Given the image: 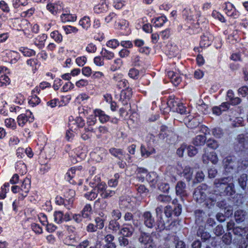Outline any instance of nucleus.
<instances>
[{
    "label": "nucleus",
    "mask_w": 248,
    "mask_h": 248,
    "mask_svg": "<svg viewBox=\"0 0 248 248\" xmlns=\"http://www.w3.org/2000/svg\"><path fill=\"white\" fill-rule=\"evenodd\" d=\"M97 195L98 193L96 192V188H93L91 191L85 194L84 196L88 200L92 201L96 199Z\"/></svg>",
    "instance_id": "nucleus-37"
},
{
    "label": "nucleus",
    "mask_w": 248,
    "mask_h": 248,
    "mask_svg": "<svg viewBox=\"0 0 248 248\" xmlns=\"http://www.w3.org/2000/svg\"><path fill=\"white\" fill-rule=\"evenodd\" d=\"M238 93L243 97H245L248 94V87L247 86H243L238 90Z\"/></svg>",
    "instance_id": "nucleus-64"
},
{
    "label": "nucleus",
    "mask_w": 248,
    "mask_h": 248,
    "mask_svg": "<svg viewBox=\"0 0 248 248\" xmlns=\"http://www.w3.org/2000/svg\"><path fill=\"white\" fill-rule=\"evenodd\" d=\"M154 20V24L155 27H160L163 25V24L167 21V18L165 16H161L156 17L153 19Z\"/></svg>",
    "instance_id": "nucleus-36"
},
{
    "label": "nucleus",
    "mask_w": 248,
    "mask_h": 248,
    "mask_svg": "<svg viewBox=\"0 0 248 248\" xmlns=\"http://www.w3.org/2000/svg\"><path fill=\"white\" fill-rule=\"evenodd\" d=\"M174 112H176L181 115H187L189 112V110L181 103L177 108V110H175Z\"/></svg>",
    "instance_id": "nucleus-41"
},
{
    "label": "nucleus",
    "mask_w": 248,
    "mask_h": 248,
    "mask_svg": "<svg viewBox=\"0 0 248 248\" xmlns=\"http://www.w3.org/2000/svg\"><path fill=\"white\" fill-rule=\"evenodd\" d=\"M206 187V185L203 184L197 187L194 192L193 198L200 203L204 202V204L210 208L215 204L218 196L217 194H209L207 197Z\"/></svg>",
    "instance_id": "nucleus-2"
},
{
    "label": "nucleus",
    "mask_w": 248,
    "mask_h": 248,
    "mask_svg": "<svg viewBox=\"0 0 248 248\" xmlns=\"http://www.w3.org/2000/svg\"><path fill=\"white\" fill-rule=\"evenodd\" d=\"M114 238L113 235L109 234L107 235L105 237V241L108 243V247L109 248H115V245L114 243L112 242Z\"/></svg>",
    "instance_id": "nucleus-38"
},
{
    "label": "nucleus",
    "mask_w": 248,
    "mask_h": 248,
    "mask_svg": "<svg viewBox=\"0 0 248 248\" xmlns=\"http://www.w3.org/2000/svg\"><path fill=\"white\" fill-rule=\"evenodd\" d=\"M214 36L209 32H206L201 36L200 45L201 47H207L211 45L214 40Z\"/></svg>",
    "instance_id": "nucleus-7"
},
{
    "label": "nucleus",
    "mask_w": 248,
    "mask_h": 248,
    "mask_svg": "<svg viewBox=\"0 0 248 248\" xmlns=\"http://www.w3.org/2000/svg\"><path fill=\"white\" fill-rule=\"evenodd\" d=\"M120 178L119 173L115 174L114 178L108 181V185L110 187H115L118 184V179Z\"/></svg>",
    "instance_id": "nucleus-45"
},
{
    "label": "nucleus",
    "mask_w": 248,
    "mask_h": 248,
    "mask_svg": "<svg viewBox=\"0 0 248 248\" xmlns=\"http://www.w3.org/2000/svg\"><path fill=\"white\" fill-rule=\"evenodd\" d=\"M76 171V170L75 168H71L70 170H68L65 175V179L71 184H74L76 183V182L73 180V178L74 177Z\"/></svg>",
    "instance_id": "nucleus-28"
},
{
    "label": "nucleus",
    "mask_w": 248,
    "mask_h": 248,
    "mask_svg": "<svg viewBox=\"0 0 248 248\" xmlns=\"http://www.w3.org/2000/svg\"><path fill=\"white\" fill-rule=\"evenodd\" d=\"M33 120L34 117L29 110H26L25 113L20 114L17 118L18 124L21 127L24 126L28 122L31 123Z\"/></svg>",
    "instance_id": "nucleus-5"
},
{
    "label": "nucleus",
    "mask_w": 248,
    "mask_h": 248,
    "mask_svg": "<svg viewBox=\"0 0 248 248\" xmlns=\"http://www.w3.org/2000/svg\"><path fill=\"white\" fill-rule=\"evenodd\" d=\"M175 223L176 221H172L169 226L166 227L165 222L163 219L162 217L160 216L159 217H157L156 230L159 232L164 230L165 229L170 230L171 229V226H174Z\"/></svg>",
    "instance_id": "nucleus-12"
},
{
    "label": "nucleus",
    "mask_w": 248,
    "mask_h": 248,
    "mask_svg": "<svg viewBox=\"0 0 248 248\" xmlns=\"http://www.w3.org/2000/svg\"><path fill=\"white\" fill-rule=\"evenodd\" d=\"M177 200L173 201V206L168 205L165 207L164 213L167 217H171L172 216H179L182 212V206L180 204H176Z\"/></svg>",
    "instance_id": "nucleus-3"
},
{
    "label": "nucleus",
    "mask_w": 248,
    "mask_h": 248,
    "mask_svg": "<svg viewBox=\"0 0 248 248\" xmlns=\"http://www.w3.org/2000/svg\"><path fill=\"white\" fill-rule=\"evenodd\" d=\"M223 164L226 171L230 172L235 167V163L233 157L231 156H227L223 160Z\"/></svg>",
    "instance_id": "nucleus-14"
},
{
    "label": "nucleus",
    "mask_w": 248,
    "mask_h": 248,
    "mask_svg": "<svg viewBox=\"0 0 248 248\" xmlns=\"http://www.w3.org/2000/svg\"><path fill=\"white\" fill-rule=\"evenodd\" d=\"M195 215L196 223L200 225L204 221L205 217V213L202 210H197L195 211Z\"/></svg>",
    "instance_id": "nucleus-23"
},
{
    "label": "nucleus",
    "mask_w": 248,
    "mask_h": 248,
    "mask_svg": "<svg viewBox=\"0 0 248 248\" xmlns=\"http://www.w3.org/2000/svg\"><path fill=\"white\" fill-rule=\"evenodd\" d=\"M141 155L142 157L147 158L150 155L155 153V150L153 147H145V146L141 145L140 146Z\"/></svg>",
    "instance_id": "nucleus-18"
},
{
    "label": "nucleus",
    "mask_w": 248,
    "mask_h": 248,
    "mask_svg": "<svg viewBox=\"0 0 248 248\" xmlns=\"http://www.w3.org/2000/svg\"><path fill=\"white\" fill-rule=\"evenodd\" d=\"M62 28L66 34L72 33H76L78 31L76 27L71 26H62Z\"/></svg>",
    "instance_id": "nucleus-46"
},
{
    "label": "nucleus",
    "mask_w": 248,
    "mask_h": 248,
    "mask_svg": "<svg viewBox=\"0 0 248 248\" xmlns=\"http://www.w3.org/2000/svg\"><path fill=\"white\" fill-rule=\"evenodd\" d=\"M47 38L45 34H42L38 35L34 40V45L39 49H42L45 46V43Z\"/></svg>",
    "instance_id": "nucleus-15"
},
{
    "label": "nucleus",
    "mask_w": 248,
    "mask_h": 248,
    "mask_svg": "<svg viewBox=\"0 0 248 248\" xmlns=\"http://www.w3.org/2000/svg\"><path fill=\"white\" fill-rule=\"evenodd\" d=\"M232 234L230 232L226 233L222 238V241L226 245H230L232 242Z\"/></svg>",
    "instance_id": "nucleus-56"
},
{
    "label": "nucleus",
    "mask_w": 248,
    "mask_h": 248,
    "mask_svg": "<svg viewBox=\"0 0 248 248\" xmlns=\"http://www.w3.org/2000/svg\"><path fill=\"white\" fill-rule=\"evenodd\" d=\"M171 199L170 196L165 195H160L157 197V200L161 202L167 203L171 201Z\"/></svg>",
    "instance_id": "nucleus-62"
},
{
    "label": "nucleus",
    "mask_w": 248,
    "mask_h": 248,
    "mask_svg": "<svg viewBox=\"0 0 248 248\" xmlns=\"http://www.w3.org/2000/svg\"><path fill=\"white\" fill-rule=\"evenodd\" d=\"M107 185L104 182H101L97 185L93 187V188H96V192L100 194L101 193H103L106 190Z\"/></svg>",
    "instance_id": "nucleus-49"
},
{
    "label": "nucleus",
    "mask_w": 248,
    "mask_h": 248,
    "mask_svg": "<svg viewBox=\"0 0 248 248\" xmlns=\"http://www.w3.org/2000/svg\"><path fill=\"white\" fill-rule=\"evenodd\" d=\"M139 241L146 245H149L148 248H155L156 246L153 242L150 236L146 233L142 234L139 239Z\"/></svg>",
    "instance_id": "nucleus-10"
},
{
    "label": "nucleus",
    "mask_w": 248,
    "mask_h": 248,
    "mask_svg": "<svg viewBox=\"0 0 248 248\" xmlns=\"http://www.w3.org/2000/svg\"><path fill=\"white\" fill-rule=\"evenodd\" d=\"M94 206L100 210H104L106 209L108 202L104 199H98L94 202Z\"/></svg>",
    "instance_id": "nucleus-29"
},
{
    "label": "nucleus",
    "mask_w": 248,
    "mask_h": 248,
    "mask_svg": "<svg viewBox=\"0 0 248 248\" xmlns=\"http://www.w3.org/2000/svg\"><path fill=\"white\" fill-rule=\"evenodd\" d=\"M215 191L224 196H232L235 193L233 179L231 177L216 179L214 182Z\"/></svg>",
    "instance_id": "nucleus-1"
},
{
    "label": "nucleus",
    "mask_w": 248,
    "mask_h": 248,
    "mask_svg": "<svg viewBox=\"0 0 248 248\" xmlns=\"http://www.w3.org/2000/svg\"><path fill=\"white\" fill-rule=\"evenodd\" d=\"M75 196V191L73 189H68L64 194L65 200L69 203H72L73 202V198Z\"/></svg>",
    "instance_id": "nucleus-32"
},
{
    "label": "nucleus",
    "mask_w": 248,
    "mask_h": 248,
    "mask_svg": "<svg viewBox=\"0 0 248 248\" xmlns=\"http://www.w3.org/2000/svg\"><path fill=\"white\" fill-rule=\"evenodd\" d=\"M50 36L56 42L60 43L62 41V36L57 31H55L50 33Z\"/></svg>",
    "instance_id": "nucleus-40"
},
{
    "label": "nucleus",
    "mask_w": 248,
    "mask_h": 248,
    "mask_svg": "<svg viewBox=\"0 0 248 248\" xmlns=\"http://www.w3.org/2000/svg\"><path fill=\"white\" fill-rule=\"evenodd\" d=\"M26 63L32 70H35L38 64V60L35 58H31L27 60Z\"/></svg>",
    "instance_id": "nucleus-42"
},
{
    "label": "nucleus",
    "mask_w": 248,
    "mask_h": 248,
    "mask_svg": "<svg viewBox=\"0 0 248 248\" xmlns=\"http://www.w3.org/2000/svg\"><path fill=\"white\" fill-rule=\"evenodd\" d=\"M72 219L77 223H80L83 219L84 218L82 217L81 213L72 214Z\"/></svg>",
    "instance_id": "nucleus-63"
},
{
    "label": "nucleus",
    "mask_w": 248,
    "mask_h": 248,
    "mask_svg": "<svg viewBox=\"0 0 248 248\" xmlns=\"http://www.w3.org/2000/svg\"><path fill=\"white\" fill-rule=\"evenodd\" d=\"M224 11L228 16L232 17L233 18H236L237 16L235 8L231 3L226 4L224 8Z\"/></svg>",
    "instance_id": "nucleus-20"
},
{
    "label": "nucleus",
    "mask_w": 248,
    "mask_h": 248,
    "mask_svg": "<svg viewBox=\"0 0 248 248\" xmlns=\"http://www.w3.org/2000/svg\"><path fill=\"white\" fill-rule=\"evenodd\" d=\"M128 76L133 79H138L139 76V72L136 68H131L129 71Z\"/></svg>",
    "instance_id": "nucleus-51"
},
{
    "label": "nucleus",
    "mask_w": 248,
    "mask_h": 248,
    "mask_svg": "<svg viewBox=\"0 0 248 248\" xmlns=\"http://www.w3.org/2000/svg\"><path fill=\"white\" fill-rule=\"evenodd\" d=\"M54 218L55 222L57 223H61L63 221V214L61 211H55L54 213Z\"/></svg>",
    "instance_id": "nucleus-39"
},
{
    "label": "nucleus",
    "mask_w": 248,
    "mask_h": 248,
    "mask_svg": "<svg viewBox=\"0 0 248 248\" xmlns=\"http://www.w3.org/2000/svg\"><path fill=\"white\" fill-rule=\"evenodd\" d=\"M187 154L188 156L193 157L198 153L197 149L193 146H189L187 148Z\"/></svg>",
    "instance_id": "nucleus-58"
},
{
    "label": "nucleus",
    "mask_w": 248,
    "mask_h": 248,
    "mask_svg": "<svg viewBox=\"0 0 248 248\" xmlns=\"http://www.w3.org/2000/svg\"><path fill=\"white\" fill-rule=\"evenodd\" d=\"M15 168L16 171L21 175H23L27 172L26 166L22 161H17Z\"/></svg>",
    "instance_id": "nucleus-24"
},
{
    "label": "nucleus",
    "mask_w": 248,
    "mask_h": 248,
    "mask_svg": "<svg viewBox=\"0 0 248 248\" xmlns=\"http://www.w3.org/2000/svg\"><path fill=\"white\" fill-rule=\"evenodd\" d=\"M5 125L9 128L15 129L16 127L15 120L12 118H8L5 120Z\"/></svg>",
    "instance_id": "nucleus-47"
},
{
    "label": "nucleus",
    "mask_w": 248,
    "mask_h": 248,
    "mask_svg": "<svg viewBox=\"0 0 248 248\" xmlns=\"http://www.w3.org/2000/svg\"><path fill=\"white\" fill-rule=\"evenodd\" d=\"M50 86V84L47 82H43L39 85V87H36L32 92L34 93H39L41 89H44L46 87Z\"/></svg>",
    "instance_id": "nucleus-52"
},
{
    "label": "nucleus",
    "mask_w": 248,
    "mask_h": 248,
    "mask_svg": "<svg viewBox=\"0 0 248 248\" xmlns=\"http://www.w3.org/2000/svg\"><path fill=\"white\" fill-rule=\"evenodd\" d=\"M117 18V15L114 12H110L109 14L105 17V21L108 23L114 20Z\"/></svg>",
    "instance_id": "nucleus-59"
},
{
    "label": "nucleus",
    "mask_w": 248,
    "mask_h": 248,
    "mask_svg": "<svg viewBox=\"0 0 248 248\" xmlns=\"http://www.w3.org/2000/svg\"><path fill=\"white\" fill-rule=\"evenodd\" d=\"M203 152L202 155V161L204 164H207L209 161H211L213 164H216L218 162L217 155L215 152H209L207 148H204Z\"/></svg>",
    "instance_id": "nucleus-4"
},
{
    "label": "nucleus",
    "mask_w": 248,
    "mask_h": 248,
    "mask_svg": "<svg viewBox=\"0 0 248 248\" xmlns=\"http://www.w3.org/2000/svg\"><path fill=\"white\" fill-rule=\"evenodd\" d=\"M247 177L246 174H242L238 179V183L243 189L245 188L247 185Z\"/></svg>",
    "instance_id": "nucleus-43"
},
{
    "label": "nucleus",
    "mask_w": 248,
    "mask_h": 248,
    "mask_svg": "<svg viewBox=\"0 0 248 248\" xmlns=\"http://www.w3.org/2000/svg\"><path fill=\"white\" fill-rule=\"evenodd\" d=\"M207 146L211 149H216L218 147V144L216 140L209 139L207 141Z\"/></svg>",
    "instance_id": "nucleus-61"
},
{
    "label": "nucleus",
    "mask_w": 248,
    "mask_h": 248,
    "mask_svg": "<svg viewBox=\"0 0 248 248\" xmlns=\"http://www.w3.org/2000/svg\"><path fill=\"white\" fill-rule=\"evenodd\" d=\"M30 189V182L29 179H24L20 187V196L23 199L27 196Z\"/></svg>",
    "instance_id": "nucleus-11"
},
{
    "label": "nucleus",
    "mask_w": 248,
    "mask_h": 248,
    "mask_svg": "<svg viewBox=\"0 0 248 248\" xmlns=\"http://www.w3.org/2000/svg\"><path fill=\"white\" fill-rule=\"evenodd\" d=\"M247 214L244 210L239 209L234 213V217L237 222H243L246 218Z\"/></svg>",
    "instance_id": "nucleus-25"
},
{
    "label": "nucleus",
    "mask_w": 248,
    "mask_h": 248,
    "mask_svg": "<svg viewBox=\"0 0 248 248\" xmlns=\"http://www.w3.org/2000/svg\"><path fill=\"white\" fill-rule=\"evenodd\" d=\"M115 192L113 190H106L105 192L100 194V196L102 199H105L112 197L115 194Z\"/></svg>",
    "instance_id": "nucleus-57"
},
{
    "label": "nucleus",
    "mask_w": 248,
    "mask_h": 248,
    "mask_svg": "<svg viewBox=\"0 0 248 248\" xmlns=\"http://www.w3.org/2000/svg\"><path fill=\"white\" fill-rule=\"evenodd\" d=\"M132 95L131 88H127L125 90H123L120 94V100H121L124 104H127V101L130 99Z\"/></svg>",
    "instance_id": "nucleus-13"
},
{
    "label": "nucleus",
    "mask_w": 248,
    "mask_h": 248,
    "mask_svg": "<svg viewBox=\"0 0 248 248\" xmlns=\"http://www.w3.org/2000/svg\"><path fill=\"white\" fill-rule=\"evenodd\" d=\"M175 192L177 196L181 198L187 196L186 184L182 181H179L175 186Z\"/></svg>",
    "instance_id": "nucleus-9"
},
{
    "label": "nucleus",
    "mask_w": 248,
    "mask_h": 248,
    "mask_svg": "<svg viewBox=\"0 0 248 248\" xmlns=\"http://www.w3.org/2000/svg\"><path fill=\"white\" fill-rule=\"evenodd\" d=\"M95 222L97 229H102L104 227V219L100 217H97L95 218Z\"/></svg>",
    "instance_id": "nucleus-54"
},
{
    "label": "nucleus",
    "mask_w": 248,
    "mask_h": 248,
    "mask_svg": "<svg viewBox=\"0 0 248 248\" xmlns=\"http://www.w3.org/2000/svg\"><path fill=\"white\" fill-rule=\"evenodd\" d=\"M206 138L204 135H198L193 140V144L195 146L203 145L206 141Z\"/></svg>",
    "instance_id": "nucleus-26"
},
{
    "label": "nucleus",
    "mask_w": 248,
    "mask_h": 248,
    "mask_svg": "<svg viewBox=\"0 0 248 248\" xmlns=\"http://www.w3.org/2000/svg\"><path fill=\"white\" fill-rule=\"evenodd\" d=\"M136 175L137 179L141 182L144 181L145 176H148L149 177L156 176V173L154 172L148 174L147 170L143 168H138L136 170Z\"/></svg>",
    "instance_id": "nucleus-8"
},
{
    "label": "nucleus",
    "mask_w": 248,
    "mask_h": 248,
    "mask_svg": "<svg viewBox=\"0 0 248 248\" xmlns=\"http://www.w3.org/2000/svg\"><path fill=\"white\" fill-rule=\"evenodd\" d=\"M94 12L97 14L106 13L108 11V5L105 3L96 5L93 8Z\"/></svg>",
    "instance_id": "nucleus-22"
},
{
    "label": "nucleus",
    "mask_w": 248,
    "mask_h": 248,
    "mask_svg": "<svg viewBox=\"0 0 248 248\" xmlns=\"http://www.w3.org/2000/svg\"><path fill=\"white\" fill-rule=\"evenodd\" d=\"M27 0H13V5L15 8H17L20 6H25L27 5Z\"/></svg>",
    "instance_id": "nucleus-50"
},
{
    "label": "nucleus",
    "mask_w": 248,
    "mask_h": 248,
    "mask_svg": "<svg viewBox=\"0 0 248 248\" xmlns=\"http://www.w3.org/2000/svg\"><path fill=\"white\" fill-rule=\"evenodd\" d=\"M134 231V229L132 226L125 225L121 230V233L125 237H129L132 235Z\"/></svg>",
    "instance_id": "nucleus-27"
},
{
    "label": "nucleus",
    "mask_w": 248,
    "mask_h": 248,
    "mask_svg": "<svg viewBox=\"0 0 248 248\" xmlns=\"http://www.w3.org/2000/svg\"><path fill=\"white\" fill-rule=\"evenodd\" d=\"M101 56L107 60H111L114 57V54L106 48H103L100 53Z\"/></svg>",
    "instance_id": "nucleus-34"
},
{
    "label": "nucleus",
    "mask_w": 248,
    "mask_h": 248,
    "mask_svg": "<svg viewBox=\"0 0 248 248\" xmlns=\"http://www.w3.org/2000/svg\"><path fill=\"white\" fill-rule=\"evenodd\" d=\"M79 24L83 29L87 30L91 26L90 19L89 17L84 16L80 20Z\"/></svg>",
    "instance_id": "nucleus-35"
},
{
    "label": "nucleus",
    "mask_w": 248,
    "mask_h": 248,
    "mask_svg": "<svg viewBox=\"0 0 248 248\" xmlns=\"http://www.w3.org/2000/svg\"><path fill=\"white\" fill-rule=\"evenodd\" d=\"M32 91V95L30 97L29 103L32 107L38 105L40 102V98Z\"/></svg>",
    "instance_id": "nucleus-31"
},
{
    "label": "nucleus",
    "mask_w": 248,
    "mask_h": 248,
    "mask_svg": "<svg viewBox=\"0 0 248 248\" xmlns=\"http://www.w3.org/2000/svg\"><path fill=\"white\" fill-rule=\"evenodd\" d=\"M95 117L99 118V120L101 123H105L109 120L110 117L106 114L105 113L100 109H95L94 110Z\"/></svg>",
    "instance_id": "nucleus-16"
},
{
    "label": "nucleus",
    "mask_w": 248,
    "mask_h": 248,
    "mask_svg": "<svg viewBox=\"0 0 248 248\" xmlns=\"http://www.w3.org/2000/svg\"><path fill=\"white\" fill-rule=\"evenodd\" d=\"M20 51L25 56L31 57L35 55V51L27 48H23L22 49H21Z\"/></svg>",
    "instance_id": "nucleus-55"
},
{
    "label": "nucleus",
    "mask_w": 248,
    "mask_h": 248,
    "mask_svg": "<svg viewBox=\"0 0 248 248\" xmlns=\"http://www.w3.org/2000/svg\"><path fill=\"white\" fill-rule=\"evenodd\" d=\"M108 151L112 156L117 158L119 160H122L123 159L124 154L122 149L111 147L109 149Z\"/></svg>",
    "instance_id": "nucleus-19"
},
{
    "label": "nucleus",
    "mask_w": 248,
    "mask_h": 248,
    "mask_svg": "<svg viewBox=\"0 0 248 248\" xmlns=\"http://www.w3.org/2000/svg\"><path fill=\"white\" fill-rule=\"evenodd\" d=\"M119 41L116 39L110 40L107 43V46L113 49L116 48L119 46Z\"/></svg>",
    "instance_id": "nucleus-60"
},
{
    "label": "nucleus",
    "mask_w": 248,
    "mask_h": 248,
    "mask_svg": "<svg viewBox=\"0 0 248 248\" xmlns=\"http://www.w3.org/2000/svg\"><path fill=\"white\" fill-rule=\"evenodd\" d=\"M184 176L188 181H190L191 179L192 174L193 173L192 169L189 167L186 166L183 172Z\"/></svg>",
    "instance_id": "nucleus-44"
},
{
    "label": "nucleus",
    "mask_w": 248,
    "mask_h": 248,
    "mask_svg": "<svg viewBox=\"0 0 248 248\" xmlns=\"http://www.w3.org/2000/svg\"><path fill=\"white\" fill-rule=\"evenodd\" d=\"M64 243L67 245L71 246L76 242V238L72 235L66 237L63 240Z\"/></svg>",
    "instance_id": "nucleus-53"
},
{
    "label": "nucleus",
    "mask_w": 248,
    "mask_h": 248,
    "mask_svg": "<svg viewBox=\"0 0 248 248\" xmlns=\"http://www.w3.org/2000/svg\"><path fill=\"white\" fill-rule=\"evenodd\" d=\"M144 224L149 228H153L155 226V220L151 213L149 211L144 212L142 216Z\"/></svg>",
    "instance_id": "nucleus-6"
},
{
    "label": "nucleus",
    "mask_w": 248,
    "mask_h": 248,
    "mask_svg": "<svg viewBox=\"0 0 248 248\" xmlns=\"http://www.w3.org/2000/svg\"><path fill=\"white\" fill-rule=\"evenodd\" d=\"M61 19L62 22L75 21L77 17L69 14H63L61 16Z\"/></svg>",
    "instance_id": "nucleus-33"
},
{
    "label": "nucleus",
    "mask_w": 248,
    "mask_h": 248,
    "mask_svg": "<svg viewBox=\"0 0 248 248\" xmlns=\"http://www.w3.org/2000/svg\"><path fill=\"white\" fill-rule=\"evenodd\" d=\"M197 235L200 236L202 240L206 241L210 237L209 233L199 229L197 232Z\"/></svg>",
    "instance_id": "nucleus-48"
},
{
    "label": "nucleus",
    "mask_w": 248,
    "mask_h": 248,
    "mask_svg": "<svg viewBox=\"0 0 248 248\" xmlns=\"http://www.w3.org/2000/svg\"><path fill=\"white\" fill-rule=\"evenodd\" d=\"M93 213L92 207L90 204H86L80 212L82 217L87 219H91Z\"/></svg>",
    "instance_id": "nucleus-17"
},
{
    "label": "nucleus",
    "mask_w": 248,
    "mask_h": 248,
    "mask_svg": "<svg viewBox=\"0 0 248 248\" xmlns=\"http://www.w3.org/2000/svg\"><path fill=\"white\" fill-rule=\"evenodd\" d=\"M180 103L178 101L175 100L173 96H169L167 102L168 107L173 112L175 110H177V108Z\"/></svg>",
    "instance_id": "nucleus-21"
},
{
    "label": "nucleus",
    "mask_w": 248,
    "mask_h": 248,
    "mask_svg": "<svg viewBox=\"0 0 248 248\" xmlns=\"http://www.w3.org/2000/svg\"><path fill=\"white\" fill-rule=\"evenodd\" d=\"M117 220V219H112L109 223V229L114 232H116L120 229L121 226Z\"/></svg>",
    "instance_id": "nucleus-30"
}]
</instances>
